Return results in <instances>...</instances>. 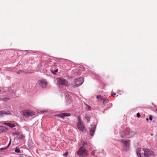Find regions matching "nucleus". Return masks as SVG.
Here are the masks:
<instances>
[{
  "mask_svg": "<svg viewBox=\"0 0 157 157\" xmlns=\"http://www.w3.org/2000/svg\"><path fill=\"white\" fill-rule=\"evenodd\" d=\"M78 122H82L81 120V117L80 116H78Z\"/></svg>",
  "mask_w": 157,
  "mask_h": 157,
  "instance_id": "22",
  "label": "nucleus"
},
{
  "mask_svg": "<svg viewBox=\"0 0 157 157\" xmlns=\"http://www.w3.org/2000/svg\"><path fill=\"white\" fill-rule=\"evenodd\" d=\"M67 154L68 152L67 151L63 154V155L64 156H66L67 155Z\"/></svg>",
  "mask_w": 157,
  "mask_h": 157,
  "instance_id": "23",
  "label": "nucleus"
},
{
  "mask_svg": "<svg viewBox=\"0 0 157 157\" xmlns=\"http://www.w3.org/2000/svg\"><path fill=\"white\" fill-rule=\"evenodd\" d=\"M10 143H9V145H10Z\"/></svg>",
  "mask_w": 157,
  "mask_h": 157,
  "instance_id": "37",
  "label": "nucleus"
},
{
  "mask_svg": "<svg viewBox=\"0 0 157 157\" xmlns=\"http://www.w3.org/2000/svg\"><path fill=\"white\" fill-rule=\"evenodd\" d=\"M9 99L10 98H9L7 97L0 98V100L1 101H4L6 102L9 100Z\"/></svg>",
  "mask_w": 157,
  "mask_h": 157,
  "instance_id": "18",
  "label": "nucleus"
},
{
  "mask_svg": "<svg viewBox=\"0 0 157 157\" xmlns=\"http://www.w3.org/2000/svg\"><path fill=\"white\" fill-rule=\"evenodd\" d=\"M156 111L157 112V109H156Z\"/></svg>",
  "mask_w": 157,
  "mask_h": 157,
  "instance_id": "38",
  "label": "nucleus"
},
{
  "mask_svg": "<svg viewBox=\"0 0 157 157\" xmlns=\"http://www.w3.org/2000/svg\"><path fill=\"white\" fill-rule=\"evenodd\" d=\"M58 71V69H57L54 71L55 72H56Z\"/></svg>",
  "mask_w": 157,
  "mask_h": 157,
  "instance_id": "33",
  "label": "nucleus"
},
{
  "mask_svg": "<svg viewBox=\"0 0 157 157\" xmlns=\"http://www.w3.org/2000/svg\"><path fill=\"white\" fill-rule=\"evenodd\" d=\"M7 148H0V150L1 151H2V150H5V149H6Z\"/></svg>",
  "mask_w": 157,
  "mask_h": 157,
  "instance_id": "31",
  "label": "nucleus"
},
{
  "mask_svg": "<svg viewBox=\"0 0 157 157\" xmlns=\"http://www.w3.org/2000/svg\"><path fill=\"white\" fill-rule=\"evenodd\" d=\"M100 99L101 100H103L104 98H102V97L101 95V97H100Z\"/></svg>",
  "mask_w": 157,
  "mask_h": 157,
  "instance_id": "28",
  "label": "nucleus"
},
{
  "mask_svg": "<svg viewBox=\"0 0 157 157\" xmlns=\"http://www.w3.org/2000/svg\"><path fill=\"white\" fill-rule=\"evenodd\" d=\"M1 92V90H0V92Z\"/></svg>",
  "mask_w": 157,
  "mask_h": 157,
  "instance_id": "39",
  "label": "nucleus"
},
{
  "mask_svg": "<svg viewBox=\"0 0 157 157\" xmlns=\"http://www.w3.org/2000/svg\"><path fill=\"white\" fill-rule=\"evenodd\" d=\"M149 120L150 121H152V116L151 115H150L149 116Z\"/></svg>",
  "mask_w": 157,
  "mask_h": 157,
  "instance_id": "25",
  "label": "nucleus"
},
{
  "mask_svg": "<svg viewBox=\"0 0 157 157\" xmlns=\"http://www.w3.org/2000/svg\"><path fill=\"white\" fill-rule=\"evenodd\" d=\"M11 114V113L9 111H0V116H3L5 115H8Z\"/></svg>",
  "mask_w": 157,
  "mask_h": 157,
  "instance_id": "13",
  "label": "nucleus"
},
{
  "mask_svg": "<svg viewBox=\"0 0 157 157\" xmlns=\"http://www.w3.org/2000/svg\"><path fill=\"white\" fill-rule=\"evenodd\" d=\"M127 128L125 129L124 130H121L119 133L121 137L123 138H128V131Z\"/></svg>",
  "mask_w": 157,
  "mask_h": 157,
  "instance_id": "8",
  "label": "nucleus"
},
{
  "mask_svg": "<svg viewBox=\"0 0 157 157\" xmlns=\"http://www.w3.org/2000/svg\"><path fill=\"white\" fill-rule=\"evenodd\" d=\"M84 79L82 78H79L78 79L75 80L73 83L71 84L73 87H75L82 85Z\"/></svg>",
  "mask_w": 157,
  "mask_h": 157,
  "instance_id": "4",
  "label": "nucleus"
},
{
  "mask_svg": "<svg viewBox=\"0 0 157 157\" xmlns=\"http://www.w3.org/2000/svg\"><path fill=\"white\" fill-rule=\"evenodd\" d=\"M35 113L30 110H26L23 112V116L25 118H28L35 114Z\"/></svg>",
  "mask_w": 157,
  "mask_h": 157,
  "instance_id": "6",
  "label": "nucleus"
},
{
  "mask_svg": "<svg viewBox=\"0 0 157 157\" xmlns=\"http://www.w3.org/2000/svg\"><path fill=\"white\" fill-rule=\"evenodd\" d=\"M144 157H149L151 155H154V153L153 152L151 151L149 149H144Z\"/></svg>",
  "mask_w": 157,
  "mask_h": 157,
  "instance_id": "10",
  "label": "nucleus"
},
{
  "mask_svg": "<svg viewBox=\"0 0 157 157\" xmlns=\"http://www.w3.org/2000/svg\"><path fill=\"white\" fill-rule=\"evenodd\" d=\"M100 97H101V95H97V99L100 98Z\"/></svg>",
  "mask_w": 157,
  "mask_h": 157,
  "instance_id": "29",
  "label": "nucleus"
},
{
  "mask_svg": "<svg viewBox=\"0 0 157 157\" xmlns=\"http://www.w3.org/2000/svg\"><path fill=\"white\" fill-rule=\"evenodd\" d=\"M146 120L147 121H148V118H147L146 119Z\"/></svg>",
  "mask_w": 157,
  "mask_h": 157,
  "instance_id": "34",
  "label": "nucleus"
},
{
  "mask_svg": "<svg viewBox=\"0 0 157 157\" xmlns=\"http://www.w3.org/2000/svg\"><path fill=\"white\" fill-rule=\"evenodd\" d=\"M92 128L90 129V134L91 136H92L94 135L95 131L96 126L94 125L91 126Z\"/></svg>",
  "mask_w": 157,
  "mask_h": 157,
  "instance_id": "14",
  "label": "nucleus"
},
{
  "mask_svg": "<svg viewBox=\"0 0 157 157\" xmlns=\"http://www.w3.org/2000/svg\"><path fill=\"white\" fill-rule=\"evenodd\" d=\"M86 144L85 143L84 141H81V144H80V145L81 147H84L86 146Z\"/></svg>",
  "mask_w": 157,
  "mask_h": 157,
  "instance_id": "19",
  "label": "nucleus"
},
{
  "mask_svg": "<svg viewBox=\"0 0 157 157\" xmlns=\"http://www.w3.org/2000/svg\"><path fill=\"white\" fill-rule=\"evenodd\" d=\"M4 124L9 126L10 128H13L15 126V125L14 124L10 123H4Z\"/></svg>",
  "mask_w": 157,
  "mask_h": 157,
  "instance_id": "16",
  "label": "nucleus"
},
{
  "mask_svg": "<svg viewBox=\"0 0 157 157\" xmlns=\"http://www.w3.org/2000/svg\"><path fill=\"white\" fill-rule=\"evenodd\" d=\"M109 102V100L107 98H104L103 100V104H105Z\"/></svg>",
  "mask_w": 157,
  "mask_h": 157,
  "instance_id": "20",
  "label": "nucleus"
},
{
  "mask_svg": "<svg viewBox=\"0 0 157 157\" xmlns=\"http://www.w3.org/2000/svg\"><path fill=\"white\" fill-rule=\"evenodd\" d=\"M39 84L42 87L44 88L46 86L47 82L45 80L42 79L39 81Z\"/></svg>",
  "mask_w": 157,
  "mask_h": 157,
  "instance_id": "11",
  "label": "nucleus"
},
{
  "mask_svg": "<svg viewBox=\"0 0 157 157\" xmlns=\"http://www.w3.org/2000/svg\"><path fill=\"white\" fill-rule=\"evenodd\" d=\"M21 72V71H19L18 72H17V74H20V72Z\"/></svg>",
  "mask_w": 157,
  "mask_h": 157,
  "instance_id": "32",
  "label": "nucleus"
},
{
  "mask_svg": "<svg viewBox=\"0 0 157 157\" xmlns=\"http://www.w3.org/2000/svg\"><path fill=\"white\" fill-rule=\"evenodd\" d=\"M56 80L59 87L60 88H62L63 86H69L70 85L68 81L63 78H58Z\"/></svg>",
  "mask_w": 157,
  "mask_h": 157,
  "instance_id": "1",
  "label": "nucleus"
},
{
  "mask_svg": "<svg viewBox=\"0 0 157 157\" xmlns=\"http://www.w3.org/2000/svg\"><path fill=\"white\" fill-rule=\"evenodd\" d=\"M116 94L115 93H113L112 94V95L113 96H114Z\"/></svg>",
  "mask_w": 157,
  "mask_h": 157,
  "instance_id": "30",
  "label": "nucleus"
},
{
  "mask_svg": "<svg viewBox=\"0 0 157 157\" xmlns=\"http://www.w3.org/2000/svg\"><path fill=\"white\" fill-rule=\"evenodd\" d=\"M20 157H24L25 155L23 154H20Z\"/></svg>",
  "mask_w": 157,
  "mask_h": 157,
  "instance_id": "27",
  "label": "nucleus"
},
{
  "mask_svg": "<svg viewBox=\"0 0 157 157\" xmlns=\"http://www.w3.org/2000/svg\"><path fill=\"white\" fill-rule=\"evenodd\" d=\"M71 115V114L69 113H63L55 115V116H57L59 117L64 118L65 117H68Z\"/></svg>",
  "mask_w": 157,
  "mask_h": 157,
  "instance_id": "12",
  "label": "nucleus"
},
{
  "mask_svg": "<svg viewBox=\"0 0 157 157\" xmlns=\"http://www.w3.org/2000/svg\"><path fill=\"white\" fill-rule=\"evenodd\" d=\"M123 150L126 151H128L129 149L130 140H128L121 139V141Z\"/></svg>",
  "mask_w": 157,
  "mask_h": 157,
  "instance_id": "2",
  "label": "nucleus"
},
{
  "mask_svg": "<svg viewBox=\"0 0 157 157\" xmlns=\"http://www.w3.org/2000/svg\"><path fill=\"white\" fill-rule=\"evenodd\" d=\"M87 106L88 107V109L90 110L91 109V107L89 105H87Z\"/></svg>",
  "mask_w": 157,
  "mask_h": 157,
  "instance_id": "26",
  "label": "nucleus"
},
{
  "mask_svg": "<svg viewBox=\"0 0 157 157\" xmlns=\"http://www.w3.org/2000/svg\"><path fill=\"white\" fill-rule=\"evenodd\" d=\"M128 131V137L130 138L132 137L137 133V131L136 130H132L129 128H127Z\"/></svg>",
  "mask_w": 157,
  "mask_h": 157,
  "instance_id": "5",
  "label": "nucleus"
},
{
  "mask_svg": "<svg viewBox=\"0 0 157 157\" xmlns=\"http://www.w3.org/2000/svg\"><path fill=\"white\" fill-rule=\"evenodd\" d=\"M144 149H141L140 148H137L136 150V152L138 156L139 157H144L145 152Z\"/></svg>",
  "mask_w": 157,
  "mask_h": 157,
  "instance_id": "7",
  "label": "nucleus"
},
{
  "mask_svg": "<svg viewBox=\"0 0 157 157\" xmlns=\"http://www.w3.org/2000/svg\"><path fill=\"white\" fill-rule=\"evenodd\" d=\"M77 155L80 157H84L88 155L87 151L83 147H81L77 152Z\"/></svg>",
  "mask_w": 157,
  "mask_h": 157,
  "instance_id": "3",
  "label": "nucleus"
},
{
  "mask_svg": "<svg viewBox=\"0 0 157 157\" xmlns=\"http://www.w3.org/2000/svg\"><path fill=\"white\" fill-rule=\"evenodd\" d=\"M15 134L16 135H17L18 134V133H15Z\"/></svg>",
  "mask_w": 157,
  "mask_h": 157,
  "instance_id": "36",
  "label": "nucleus"
},
{
  "mask_svg": "<svg viewBox=\"0 0 157 157\" xmlns=\"http://www.w3.org/2000/svg\"><path fill=\"white\" fill-rule=\"evenodd\" d=\"M136 115L138 117H140V115L139 113H137L136 114Z\"/></svg>",
  "mask_w": 157,
  "mask_h": 157,
  "instance_id": "24",
  "label": "nucleus"
},
{
  "mask_svg": "<svg viewBox=\"0 0 157 157\" xmlns=\"http://www.w3.org/2000/svg\"><path fill=\"white\" fill-rule=\"evenodd\" d=\"M14 151L16 152H17V153H20V152H21V151H20L19 149L17 148H16L15 149Z\"/></svg>",
  "mask_w": 157,
  "mask_h": 157,
  "instance_id": "21",
  "label": "nucleus"
},
{
  "mask_svg": "<svg viewBox=\"0 0 157 157\" xmlns=\"http://www.w3.org/2000/svg\"><path fill=\"white\" fill-rule=\"evenodd\" d=\"M7 130V128L5 127L2 126H0V133L6 131Z\"/></svg>",
  "mask_w": 157,
  "mask_h": 157,
  "instance_id": "15",
  "label": "nucleus"
},
{
  "mask_svg": "<svg viewBox=\"0 0 157 157\" xmlns=\"http://www.w3.org/2000/svg\"><path fill=\"white\" fill-rule=\"evenodd\" d=\"M78 128L82 132H85L86 129L83 122H78L77 124Z\"/></svg>",
  "mask_w": 157,
  "mask_h": 157,
  "instance_id": "9",
  "label": "nucleus"
},
{
  "mask_svg": "<svg viewBox=\"0 0 157 157\" xmlns=\"http://www.w3.org/2000/svg\"><path fill=\"white\" fill-rule=\"evenodd\" d=\"M52 72L53 74H55V73H53L52 71Z\"/></svg>",
  "mask_w": 157,
  "mask_h": 157,
  "instance_id": "35",
  "label": "nucleus"
},
{
  "mask_svg": "<svg viewBox=\"0 0 157 157\" xmlns=\"http://www.w3.org/2000/svg\"><path fill=\"white\" fill-rule=\"evenodd\" d=\"M90 116L87 114H86L85 115V118L87 119L88 122H89L90 119Z\"/></svg>",
  "mask_w": 157,
  "mask_h": 157,
  "instance_id": "17",
  "label": "nucleus"
}]
</instances>
